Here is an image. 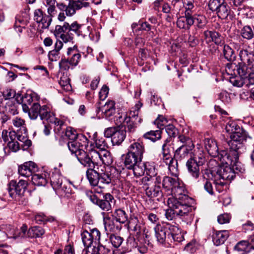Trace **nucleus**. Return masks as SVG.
Masks as SVG:
<instances>
[{"label":"nucleus","instance_id":"f3484780","mask_svg":"<svg viewBox=\"0 0 254 254\" xmlns=\"http://www.w3.org/2000/svg\"><path fill=\"white\" fill-rule=\"evenodd\" d=\"M108 237L103 236L101 240L98 242V246L92 248V252L88 250H83L82 254H114V252L104 245L108 241Z\"/></svg>","mask_w":254,"mask_h":254},{"label":"nucleus","instance_id":"864d4df0","mask_svg":"<svg viewBox=\"0 0 254 254\" xmlns=\"http://www.w3.org/2000/svg\"><path fill=\"white\" fill-rule=\"evenodd\" d=\"M3 98L6 101L8 100L16 99L17 95L16 91L10 88H6L1 92Z\"/></svg>","mask_w":254,"mask_h":254},{"label":"nucleus","instance_id":"3c124183","mask_svg":"<svg viewBox=\"0 0 254 254\" xmlns=\"http://www.w3.org/2000/svg\"><path fill=\"white\" fill-rule=\"evenodd\" d=\"M145 172L147 176L152 177L157 175L155 163L153 162H145L144 163Z\"/></svg>","mask_w":254,"mask_h":254},{"label":"nucleus","instance_id":"473e14b6","mask_svg":"<svg viewBox=\"0 0 254 254\" xmlns=\"http://www.w3.org/2000/svg\"><path fill=\"white\" fill-rule=\"evenodd\" d=\"M89 3L87 2H83V1H72L71 4H69L67 11H66V16H72L75 14L76 10L80 9L83 7H88Z\"/></svg>","mask_w":254,"mask_h":254},{"label":"nucleus","instance_id":"ea45409f","mask_svg":"<svg viewBox=\"0 0 254 254\" xmlns=\"http://www.w3.org/2000/svg\"><path fill=\"white\" fill-rule=\"evenodd\" d=\"M45 233V230L40 226L31 227L27 231V235L29 238H39Z\"/></svg>","mask_w":254,"mask_h":254},{"label":"nucleus","instance_id":"49530a36","mask_svg":"<svg viewBox=\"0 0 254 254\" xmlns=\"http://www.w3.org/2000/svg\"><path fill=\"white\" fill-rule=\"evenodd\" d=\"M202 180L204 182V190L210 194L213 195L214 194L213 189L212 183L209 181V179H211V176L209 174V177L205 174V171L202 173Z\"/></svg>","mask_w":254,"mask_h":254},{"label":"nucleus","instance_id":"c85d7f7f","mask_svg":"<svg viewBox=\"0 0 254 254\" xmlns=\"http://www.w3.org/2000/svg\"><path fill=\"white\" fill-rule=\"evenodd\" d=\"M120 123L121 124L122 122L124 124L125 127L124 128H127V130L128 132L132 133L135 131L137 125L140 124L142 119L141 118L138 119V121L131 120L130 118H123L122 116L119 117Z\"/></svg>","mask_w":254,"mask_h":254},{"label":"nucleus","instance_id":"5fc2aeb1","mask_svg":"<svg viewBox=\"0 0 254 254\" xmlns=\"http://www.w3.org/2000/svg\"><path fill=\"white\" fill-rule=\"evenodd\" d=\"M200 166H202L206 161L204 153L202 150H198L195 153L193 157H190Z\"/></svg>","mask_w":254,"mask_h":254},{"label":"nucleus","instance_id":"f8f14e48","mask_svg":"<svg viewBox=\"0 0 254 254\" xmlns=\"http://www.w3.org/2000/svg\"><path fill=\"white\" fill-rule=\"evenodd\" d=\"M104 136L107 138H111L113 145H119L124 141L126 137L127 130L123 127H111L104 130Z\"/></svg>","mask_w":254,"mask_h":254},{"label":"nucleus","instance_id":"6e6d98bb","mask_svg":"<svg viewBox=\"0 0 254 254\" xmlns=\"http://www.w3.org/2000/svg\"><path fill=\"white\" fill-rule=\"evenodd\" d=\"M130 170L133 171V174L135 177H138L142 176L145 173L144 163H142L141 161H139Z\"/></svg>","mask_w":254,"mask_h":254},{"label":"nucleus","instance_id":"e2e57ef3","mask_svg":"<svg viewBox=\"0 0 254 254\" xmlns=\"http://www.w3.org/2000/svg\"><path fill=\"white\" fill-rule=\"evenodd\" d=\"M211 180L213 181L215 184L216 190L219 192H221L223 191L224 187L226 185L225 181L220 178H215L211 176Z\"/></svg>","mask_w":254,"mask_h":254},{"label":"nucleus","instance_id":"a19ab883","mask_svg":"<svg viewBox=\"0 0 254 254\" xmlns=\"http://www.w3.org/2000/svg\"><path fill=\"white\" fill-rule=\"evenodd\" d=\"M104 225L106 231H107V235L103 236L104 237L108 236V233L115 232L119 230L118 226H116L114 220L111 219L110 218L107 217L104 219Z\"/></svg>","mask_w":254,"mask_h":254},{"label":"nucleus","instance_id":"39448f33","mask_svg":"<svg viewBox=\"0 0 254 254\" xmlns=\"http://www.w3.org/2000/svg\"><path fill=\"white\" fill-rule=\"evenodd\" d=\"M227 132L230 134V140L228 145L234 150H240L243 148L244 142L248 138H251L248 133L233 121L229 120L225 126Z\"/></svg>","mask_w":254,"mask_h":254},{"label":"nucleus","instance_id":"72a5a7b5","mask_svg":"<svg viewBox=\"0 0 254 254\" xmlns=\"http://www.w3.org/2000/svg\"><path fill=\"white\" fill-rule=\"evenodd\" d=\"M141 161V159L128 152L125 156L124 164L126 168L131 169L137 162Z\"/></svg>","mask_w":254,"mask_h":254},{"label":"nucleus","instance_id":"052dcab7","mask_svg":"<svg viewBox=\"0 0 254 254\" xmlns=\"http://www.w3.org/2000/svg\"><path fill=\"white\" fill-rule=\"evenodd\" d=\"M179 141L182 143L181 146L186 147H194V144L191 138L184 135H180L178 137Z\"/></svg>","mask_w":254,"mask_h":254},{"label":"nucleus","instance_id":"603ef678","mask_svg":"<svg viewBox=\"0 0 254 254\" xmlns=\"http://www.w3.org/2000/svg\"><path fill=\"white\" fill-rule=\"evenodd\" d=\"M64 23L66 26L64 27L65 29H68L77 35H80L81 33L80 29L82 25L77 21H74L70 24L67 22H64Z\"/></svg>","mask_w":254,"mask_h":254},{"label":"nucleus","instance_id":"4be33fe9","mask_svg":"<svg viewBox=\"0 0 254 254\" xmlns=\"http://www.w3.org/2000/svg\"><path fill=\"white\" fill-rule=\"evenodd\" d=\"M41 120H45L48 122L54 124L55 126H64L65 123L55 117V114L50 111L49 108L46 106L42 110V113L39 116Z\"/></svg>","mask_w":254,"mask_h":254},{"label":"nucleus","instance_id":"0e129e2a","mask_svg":"<svg viewBox=\"0 0 254 254\" xmlns=\"http://www.w3.org/2000/svg\"><path fill=\"white\" fill-rule=\"evenodd\" d=\"M231 82L232 83L233 85L239 87H242L244 84H246V86L251 85L248 82V80L241 78L240 76L232 79L231 80Z\"/></svg>","mask_w":254,"mask_h":254},{"label":"nucleus","instance_id":"0eeeda50","mask_svg":"<svg viewBox=\"0 0 254 254\" xmlns=\"http://www.w3.org/2000/svg\"><path fill=\"white\" fill-rule=\"evenodd\" d=\"M33 98L32 93H27L24 95H21L20 94L17 95L16 100L18 104L22 105L23 112L28 113L31 120H36L41 114L42 110L47 105L41 106L38 103H34L29 108V105H31L33 101Z\"/></svg>","mask_w":254,"mask_h":254},{"label":"nucleus","instance_id":"bf43d9fd","mask_svg":"<svg viewBox=\"0 0 254 254\" xmlns=\"http://www.w3.org/2000/svg\"><path fill=\"white\" fill-rule=\"evenodd\" d=\"M100 161H101L104 165L109 166L113 163V160L111 153L105 150L102 151Z\"/></svg>","mask_w":254,"mask_h":254},{"label":"nucleus","instance_id":"680f3d73","mask_svg":"<svg viewBox=\"0 0 254 254\" xmlns=\"http://www.w3.org/2000/svg\"><path fill=\"white\" fill-rule=\"evenodd\" d=\"M110 241L115 248H118L123 243L124 239L119 236L112 234L110 236Z\"/></svg>","mask_w":254,"mask_h":254},{"label":"nucleus","instance_id":"e433bc0d","mask_svg":"<svg viewBox=\"0 0 254 254\" xmlns=\"http://www.w3.org/2000/svg\"><path fill=\"white\" fill-rule=\"evenodd\" d=\"M145 191L146 195L150 198L162 196V192L160 186L159 185H154L153 186L147 188Z\"/></svg>","mask_w":254,"mask_h":254},{"label":"nucleus","instance_id":"1a4fd4ad","mask_svg":"<svg viewBox=\"0 0 254 254\" xmlns=\"http://www.w3.org/2000/svg\"><path fill=\"white\" fill-rule=\"evenodd\" d=\"M205 173L208 177L209 174L215 178H220L223 181H232L235 177V173L231 165L221 164L217 166L212 170L206 169Z\"/></svg>","mask_w":254,"mask_h":254},{"label":"nucleus","instance_id":"338daca9","mask_svg":"<svg viewBox=\"0 0 254 254\" xmlns=\"http://www.w3.org/2000/svg\"><path fill=\"white\" fill-rule=\"evenodd\" d=\"M168 120L163 116L159 115L158 118L154 121V123L157 126L158 128L161 130L163 129L167 125Z\"/></svg>","mask_w":254,"mask_h":254},{"label":"nucleus","instance_id":"9b49d317","mask_svg":"<svg viewBox=\"0 0 254 254\" xmlns=\"http://www.w3.org/2000/svg\"><path fill=\"white\" fill-rule=\"evenodd\" d=\"M208 7L222 19H226L230 13V9L225 0H209Z\"/></svg>","mask_w":254,"mask_h":254},{"label":"nucleus","instance_id":"69168bd1","mask_svg":"<svg viewBox=\"0 0 254 254\" xmlns=\"http://www.w3.org/2000/svg\"><path fill=\"white\" fill-rule=\"evenodd\" d=\"M178 161L176 159H174L170 163L167 164L170 174L175 177L178 175Z\"/></svg>","mask_w":254,"mask_h":254},{"label":"nucleus","instance_id":"a878e982","mask_svg":"<svg viewBox=\"0 0 254 254\" xmlns=\"http://www.w3.org/2000/svg\"><path fill=\"white\" fill-rule=\"evenodd\" d=\"M72 154H75L78 161L84 167L88 168L92 167L93 165H91V160L90 159V154L88 151L87 150H80L76 152H73Z\"/></svg>","mask_w":254,"mask_h":254},{"label":"nucleus","instance_id":"09e8293b","mask_svg":"<svg viewBox=\"0 0 254 254\" xmlns=\"http://www.w3.org/2000/svg\"><path fill=\"white\" fill-rule=\"evenodd\" d=\"M97 133L95 132L93 135V138L94 139V143L97 149H99L100 151L105 150L108 147V144L105 139L103 137L97 138Z\"/></svg>","mask_w":254,"mask_h":254},{"label":"nucleus","instance_id":"f704fd0d","mask_svg":"<svg viewBox=\"0 0 254 254\" xmlns=\"http://www.w3.org/2000/svg\"><path fill=\"white\" fill-rule=\"evenodd\" d=\"M63 47V42L60 40H57L54 45V49L49 52L48 58L50 61L54 62L59 59L60 51Z\"/></svg>","mask_w":254,"mask_h":254},{"label":"nucleus","instance_id":"de8ad7c7","mask_svg":"<svg viewBox=\"0 0 254 254\" xmlns=\"http://www.w3.org/2000/svg\"><path fill=\"white\" fill-rule=\"evenodd\" d=\"M143 136L144 138L149 139L152 142H155L161 138V130L160 129L150 130L144 134Z\"/></svg>","mask_w":254,"mask_h":254},{"label":"nucleus","instance_id":"aec40b11","mask_svg":"<svg viewBox=\"0 0 254 254\" xmlns=\"http://www.w3.org/2000/svg\"><path fill=\"white\" fill-rule=\"evenodd\" d=\"M66 26L64 23L63 25H57L55 27L54 34L57 37H59L64 43L70 42L74 38V33L65 29Z\"/></svg>","mask_w":254,"mask_h":254},{"label":"nucleus","instance_id":"b1692460","mask_svg":"<svg viewBox=\"0 0 254 254\" xmlns=\"http://www.w3.org/2000/svg\"><path fill=\"white\" fill-rule=\"evenodd\" d=\"M104 114L105 117L108 119L111 120L112 117L116 113L115 103L113 101H109L101 108L98 107L97 110V113L100 111Z\"/></svg>","mask_w":254,"mask_h":254},{"label":"nucleus","instance_id":"393cba45","mask_svg":"<svg viewBox=\"0 0 254 254\" xmlns=\"http://www.w3.org/2000/svg\"><path fill=\"white\" fill-rule=\"evenodd\" d=\"M100 167L92 166L86 170V177L91 185L96 186L99 184Z\"/></svg>","mask_w":254,"mask_h":254},{"label":"nucleus","instance_id":"8fccbe9b","mask_svg":"<svg viewBox=\"0 0 254 254\" xmlns=\"http://www.w3.org/2000/svg\"><path fill=\"white\" fill-rule=\"evenodd\" d=\"M12 124L15 127L19 128L20 131L25 132L27 131L25 121L21 118L18 117H14L12 120Z\"/></svg>","mask_w":254,"mask_h":254},{"label":"nucleus","instance_id":"37998d69","mask_svg":"<svg viewBox=\"0 0 254 254\" xmlns=\"http://www.w3.org/2000/svg\"><path fill=\"white\" fill-rule=\"evenodd\" d=\"M113 217L117 222L121 223H125L128 219L127 214L122 209L115 210L113 214Z\"/></svg>","mask_w":254,"mask_h":254},{"label":"nucleus","instance_id":"5701e85b","mask_svg":"<svg viewBox=\"0 0 254 254\" xmlns=\"http://www.w3.org/2000/svg\"><path fill=\"white\" fill-rule=\"evenodd\" d=\"M114 196L109 193H107L103 198L99 199L97 205L103 211H109L112 209V205L115 204Z\"/></svg>","mask_w":254,"mask_h":254},{"label":"nucleus","instance_id":"c03bdc74","mask_svg":"<svg viewBox=\"0 0 254 254\" xmlns=\"http://www.w3.org/2000/svg\"><path fill=\"white\" fill-rule=\"evenodd\" d=\"M45 177V174H37L34 173L32 176V182L35 185L44 186L48 182V180Z\"/></svg>","mask_w":254,"mask_h":254},{"label":"nucleus","instance_id":"412c9836","mask_svg":"<svg viewBox=\"0 0 254 254\" xmlns=\"http://www.w3.org/2000/svg\"><path fill=\"white\" fill-rule=\"evenodd\" d=\"M34 19L39 24L38 26L42 29L48 28L52 21L51 16L44 14L40 9L35 11Z\"/></svg>","mask_w":254,"mask_h":254},{"label":"nucleus","instance_id":"20e7f679","mask_svg":"<svg viewBox=\"0 0 254 254\" xmlns=\"http://www.w3.org/2000/svg\"><path fill=\"white\" fill-rule=\"evenodd\" d=\"M154 229L157 240L161 244L180 243L184 240L181 230L176 223L163 222L162 226H157Z\"/></svg>","mask_w":254,"mask_h":254},{"label":"nucleus","instance_id":"4d7b16f0","mask_svg":"<svg viewBox=\"0 0 254 254\" xmlns=\"http://www.w3.org/2000/svg\"><path fill=\"white\" fill-rule=\"evenodd\" d=\"M207 35H209L211 40L216 45L221 44L223 41V37L217 32L215 31H208L205 32Z\"/></svg>","mask_w":254,"mask_h":254},{"label":"nucleus","instance_id":"7c9ffc66","mask_svg":"<svg viewBox=\"0 0 254 254\" xmlns=\"http://www.w3.org/2000/svg\"><path fill=\"white\" fill-rule=\"evenodd\" d=\"M229 236V232L227 230L216 231L213 234L212 240L214 244L217 246L223 244Z\"/></svg>","mask_w":254,"mask_h":254},{"label":"nucleus","instance_id":"4468645a","mask_svg":"<svg viewBox=\"0 0 254 254\" xmlns=\"http://www.w3.org/2000/svg\"><path fill=\"white\" fill-rule=\"evenodd\" d=\"M81 237L84 246L87 248L85 250L91 249V246L95 242H99L101 240V234L100 231L97 228L90 230L88 232L87 230H83L81 233Z\"/></svg>","mask_w":254,"mask_h":254},{"label":"nucleus","instance_id":"9d476101","mask_svg":"<svg viewBox=\"0 0 254 254\" xmlns=\"http://www.w3.org/2000/svg\"><path fill=\"white\" fill-rule=\"evenodd\" d=\"M28 183L26 181L20 180L18 183L11 180L8 184V191L9 196L14 200L20 202L27 189Z\"/></svg>","mask_w":254,"mask_h":254},{"label":"nucleus","instance_id":"a211bd4d","mask_svg":"<svg viewBox=\"0 0 254 254\" xmlns=\"http://www.w3.org/2000/svg\"><path fill=\"white\" fill-rule=\"evenodd\" d=\"M116 172V169L114 167H106L105 166H101L99 172V183L108 185L112 183L114 178L112 173Z\"/></svg>","mask_w":254,"mask_h":254},{"label":"nucleus","instance_id":"f257e3e1","mask_svg":"<svg viewBox=\"0 0 254 254\" xmlns=\"http://www.w3.org/2000/svg\"><path fill=\"white\" fill-rule=\"evenodd\" d=\"M186 198L181 200L168 198L169 208L166 210V218L170 221L179 218L187 224H190L194 215V200L192 198Z\"/></svg>","mask_w":254,"mask_h":254},{"label":"nucleus","instance_id":"dca6fc26","mask_svg":"<svg viewBox=\"0 0 254 254\" xmlns=\"http://www.w3.org/2000/svg\"><path fill=\"white\" fill-rule=\"evenodd\" d=\"M229 151L223 150L221 152V159L224 163L222 164H227L232 165L237 161L239 158V155L243 152L245 149V146L241 149L234 150L229 146Z\"/></svg>","mask_w":254,"mask_h":254},{"label":"nucleus","instance_id":"774afa93","mask_svg":"<svg viewBox=\"0 0 254 254\" xmlns=\"http://www.w3.org/2000/svg\"><path fill=\"white\" fill-rule=\"evenodd\" d=\"M64 133L70 141L75 140L77 136L79 135V134L77 133L76 131L71 127H66Z\"/></svg>","mask_w":254,"mask_h":254},{"label":"nucleus","instance_id":"ddd939ff","mask_svg":"<svg viewBox=\"0 0 254 254\" xmlns=\"http://www.w3.org/2000/svg\"><path fill=\"white\" fill-rule=\"evenodd\" d=\"M51 185L57 193L61 195L68 196L70 194V187H67V184L63 182V177L58 173H53L50 177Z\"/></svg>","mask_w":254,"mask_h":254},{"label":"nucleus","instance_id":"2eb2a0df","mask_svg":"<svg viewBox=\"0 0 254 254\" xmlns=\"http://www.w3.org/2000/svg\"><path fill=\"white\" fill-rule=\"evenodd\" d=\"M69 150L71 153L80 150H87L89 149L88 140L87 138L82 134H79L75 140L69 141L67 143Z\"/></svg>","mask_w":254,"mask_h":254},{"label":"nucleus","instance_id":"6ab92c4d","mask_svg":"<svg viewBox=\"0 0 254 254\" xmlns=\"http://www.w3.org/2000/svg\"><path fill=\"white\" fill-rule=\"evenodd\" d=\"M38 170V167L36 163L32 161H28L19 166L18 172L21 176L27 178L32 176Z\"/></svg>","mask_w":254,"mask_h":254},{"label":"nucleus","instance_id":"4c0bfd02","mask_svg":"<svg viewBox=\"0 0 254 254\" xmlns=\"http://www.w3.org/2000/svg\"><path fill=\"white\" fill-rule=\"evenodd\" d=\"M90 154L91 163L93 166H95V164L97 163L99 160H101L102 151L100 152L95 149L94 145L91 144L89 149H87Z\"/></svg>","mask_w":254,"mask_h":254},{"label":"nucleus","instance_id":"c9c22d12","mask_svg":"<svg viewBox=\"0 0 254 254\" xmlns=\"http://www.w3.org/2000/svg\"><path fill=\"white\" fill-rule=\"evenodd\" d=\"M182 2L185 9L184 15L183 16H190L192 13L196 10L197 7L194 4V0H182Z\"/></svg>","mask_w":254,"mask_h":254},{"label":"nucleus","instance_id":"c756f323","mask_svg":"<svg viewBox=\"0 0 254 254\" xmlns=\"http://www.w3.org/2000/svg\"><path fill=\"white\" fill-rule=\"evenodd\" d=\"M204 143L205 147L210 155L215 157L218 155V147L215 140L207 138L204 139Z\"/></svg>","mask_w":254,"mask_h":254},{"label":"nucleus","instance_id":"a18cd8bd","mask_svg":"<svg viewBox=\"0 0 254 254\" xmlns=\"http://www.w3.org/2000/svg\"><path fill=\"white\" fill-rule=\"evenodd\" d=\"M142 106V104L140 102H138L130 111L129 116H126L123 118H130L131 120L138 121V119L141 118L138 115Z\"/></svg>","mask_w":254,"mask_h":254},{"label":"nucleus","instance_id":"423d86ee","mask_svg":"<svg viewBox=\"0 0 254 254\" xmlns=\"http://www.w3.org/2000/svg\"><path fill=\"white\" fill-rule=\"evenodd\" d=\"M162 187L168 194L174 196L169 198H175L181 200L191 198L187 194V191L183 182L179 181L177 178H172L169 176H165L163 178Z\"/></svg>","mask_w":254,"mask_h":254},{"label":"nucleus","instance_id":"7ed1b4c3","mask_svg":"<svg viewBox=\"0 0 254 254\" xmlns=\"http://www.w3.org/2000/svg\"><path fill=\"white\" fill-rule=\"evenodd\" d=\"M128 229L135 233L133 246L137 248L140 254L146 253L150 244V234L144 224L137 217H131L128 222Z\"/></svg>","mask_w":254,"mask_h":254},{"label":"nucleus","instance_id":"cd10ccee","mask_svg":"<svg viewBox=\"0 0 254 254\" xmlns=\"http://www.w3.org/2000/svg\"><path fill=\"white\" fill-rule=\"evenodd\" d=\"M200 166L190 158L186 162V167L189 174L195 179H198L200 175Z\"/></svg>","mask_w":254,"mask_h":254},{"label":"nucleus","instance_id":"13d9d810","mask_svg":"<svg viewBox=\"0 0 254 254\" xmlns=\"http://www.w3.org/2000/svg\"><path fill=\"white\" fill-rule=\"evenodd\" d=\"M241 35L247 40H251L254 37L253 31L250 26H244L241 30Z\"/></svg>","mask_w":254,"mask_h":254},{"label":"nucleus","instance_id":"bb28decb","mask_svg":"<svg viewBox=\"0 0 254 254\" xmlns=\"http://www.w3.org/2000/svg\"><path fill=\"white\" fill-rule=\"evenodd\" d=\"M128 150V152L142 159L145 148L143 142L140 141V140H138L130 145Z\"/></svg>","mask_w":254,"mask_h":254},{"label":"nucleus","instance_id":"6e6552de","mask_svg":"<svg viewBox=\"0 0 254 254\" xmlns=\"http://www.w3.org/2000/svg\"><path fill=\"white\" fill-rule=\"evenodd\" d=\"M205 16L201 13H197L196 10L190 15L180 16L177 21V25L180 29L189 30L194 24L198 28H202L206 24Z\"/></svg>","mask_w":254,"mask_h":254},{"label":"nucleus","instance_id":"f03ea898","mask_svg":"<svg viewBox=\"0 0 254 254\" xmlns=\"http://www.w3.org/2000/svg\"><path fill=\"white\" fill-rule=\"evenodd\" d=\"M241 62L227 64L226 71L229 75L236 73L240 77L248 80L251 85L254 84V53L247 50H242L239 54Z\"/></svg>","mask_w":254,"mask_h":254},{"label":"nucleus","instance_id":"2f4dec72","mask_svg":"<svg viewBox=\"0 0 254 254\" xmlns=\"http://www.w3.org/2000/svg\"><path fill=\"white\" fill-rule=\"evenodd\" d=\"M194 147H186L184 146H180L176 149L174 153V157L177 161H181L188 158L190 152Z\"/></svg>","mask_w":254,"mask_h":254},{"label":"nucleus","instance_id":"58836bf2","mask_svg":"<svg viewBox=\"0 0 254 254\" xmlns=\"http://www.w3.org/2000/svg\"><path fill=\"white\" fill-rule=\"evenodd\" d=\"M17 104L16 99L6 101L4 106L5 111L12 115L17 114Z\"/></svg>","mask_w":254,"mask_h":254},{"label":"nucleus","instance_id":"79ce46f5","mask_svg":"<svg viewBox=\"0 0 254 254\" xmlns=\"http://www.w3.org/2000/svg\"><path fill=\"white\" fill-rule=\"evenodd\" d=\"M222 54L224 58L228 61H234L236 57V54L234 50L228 45H225L223 46Z\"/></svg>","mask_w":254,"mask_h":254}]
</instances>
